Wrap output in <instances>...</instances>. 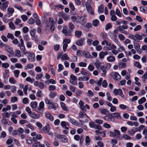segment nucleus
<instances>
[{
  "mask_svg": "<svg viewBox=\"0 0 147 147\" xmlns=\"http://www.w3.org/2000/svg\"><path fill=\"white\" fill-rule=\"evenodd\" d=\"M66 27H63L62 31L63 33L66 36H70L71 35L72 31L71 30H68Z\"/></svg>",
  "mask_w": 147,
  "mask_h": 147,
  "instance_id": "obj_1",
  "label": "nucleus"
},
{
  "mask_svg": "<svg viewBox=\"0 0 147 147\" xmlns=\"http://www.w3.org/2000/svg\"><path fill=\"white\" fill-rule=\"evenodd\" d=\"M77 78L76 76L72 74L70 76L69 80V82L70 83L74 85H77Z\"/></svg>",
  "mask_w": 147,
  "mask_h": 147,
  "instance_id": "obj_2",
  "label": "nucleus"
},
{
  "mask_svg": "<svg viewBox=\"0 0 147 147\" xmlns=\"http://www.w3.org/2000/svg\"><path fill=\"white\" fill-rule=\"evenodd\" d=\"M111 76L112 77H114V80H117L120 79L121 76L118 73L116 72H112L110 74Z\"/></svg>",
  "mask_w": 147,
  "mask_h": 147,
  "instance_id": "obj_3",
  "label": "nucleus"
},
{
  "mask_svg": "<svg viewBox=\"0 0 147 147\" xmlns=\"http://www.w3.org/2000/svg\"><path fill=\"white\" fill-rule=\"evenodd\" d=\"M58 138L60 139L63 142H67L68 139L65 135H58L57 136Z\"/></svg>",
  "mask_w": 147,
  "mask_h": 147,
  "instance_id": "obj_4",
  "label": "nucleus"
},
{
  "mask_svg": "<svg viewBox=\"0 0 147 147\" xmlns=\"http://www.w3.org/2000/svg\"><path fill=\"white\" fill-rule=\"evenodd\" d=\"M87 21V19L85 18H83L82 17L79 18L77 20V22L80 24L82 25H84L86 23Z\"/></svg>",
  "mask_w": 147,
  "mask_h": 147,
  "instance_id": "obj_5",
  "label": "nucleus"
},
{
  "mask_svg": "<svg viewBox=\"0 0 147 147\" xmlns=\"http://www.w3.org/2000/svg\"><path fill=\"white\" fill-rule=\"evenodd\" d=\"M3 77L4 78V81H6L7 80L8 78L9 77V71L8 70H5V72L3 73Z\"/></svg>",
  "mask_w": 147,
  "mask_h": 147,
  "instance_id": "obj_6",
  "label": "nucleus"
},
{
  "mask_svg": "<svg viewBox=\"0 0 147 147\" xmlns=\"http://www.w3.org/2000/svg\"><path fill=\"white\" fill-rule=\"evenodd\" d=\"M27 57L28 60L30 62H34L35 60V55L33 53H30Z\"/></svg>",
  "mask_w": 147,
  "mask_h": 147,
  "instance_id": "obj_7",
  "label": "nucleus"
},
{
  "mask_svg": "<svg viewBox=\"0 0 147 147\" xmlns=\"http://www.w3.org/2000/svg\"><path fill=\"white\" fill-rule=\"evenodd\" d=\"M103 119L106 121H114V119L113 118V117L112 115H107L104 116Z\"/></svg>",
  "mask_w": 147,
  "mask_h": 147,
  "instance_id": "obj_8",
  "label": "nucleus"
},
{
  "mask_svg": "<svg viewBox=\"0 0 147 147\" xmlns=\"http://www.w3.org/2000/svg\"><path fill=\"white\" fill-rule=\"evenodd\" d=\"M69 121L74 125L79 126L80 125V123L76 120L74 119H72L71 118L69 117L68 119Z\"/></svg>",
  "mask_w": 147,
  "mask_h": 147,
  "instance_id": "obj_9",
  "label": "nucleus"
},
{
  "mask_svg": "<svg viewBox=\"0 0 147 147\" xmlns=\"http://www.w3.org/2000/svg\"><path fill=\"white\" fill-rule=\"evenodd\" d=\"M128 26L126 25H123L122 26H119L117 28L118 30L121 33L123 32L125 29L128 28Z\"/></svg>",
  "mask_w": 147,
  "mask_h": 147,
  "instance_id": "obj_10",
  "label": "nucleus"
},
{
  "mask_svg": "<svg viewBox=\"0 0 147 147\" xmlns=\"http://www.w3.org/2000/svg\"><path fill=\"white\" fill-rule=\"evenodd\" d=\"M45 114V117L47 119H49L50 121H53L54 120L53 116L49 112H47Z\"/></svg>",
  "mask_w": 147,
  "mask_h": 147,
  "instance_id": "obj_11",
  "label": "nucleus"
},
{
  "mask_svg": "<svg viewBox=\"0 0 147 147\" xmlns=\"http://www.w3.org/2000/svg\"><path fill=\"white\" fill-rule=\"evenodd\" d=\"M8 2L7 1L4 2L3 3L1 7V9L3 11H5L8 7Z\"/></svg>",
  "mask_w": 147,
  "mask_h": 147,
  "instance_id": "obj_12",
  "label": "nucleus"
},
{
  "mask_svg": "<svg viewBox=\"0 0 147 147\" xmlns=\"http://www.w3.org/2000/svg\"><path fill=\"white\" fill-rule=\"evenodd\" d=\"M29 115L31 117L35 119H38L40 117V115L39 114H36L34 112L32 113Z\"/></svg>",
  "mask_w": 147,
  "mask_h": 147,
  "instance_id": "obj_13",
  "label": "nucleus"
},
{
  "mask_svg": "<svg viewBox=\"0 0 147 147\" xmlns=\"http://www.w3.org/2000/svg\"><path fill=\"white\" fill-rule=\"evenodd\" d=\"M45 22V24L47 27H49L50 25H51L53 23H54L53 19L52 18H49L48 22L47 21V22L46 21Z\"/></svg>",
  "mask_w": 147,
  "mask_h": 147,
  "instance_id": "obj_14",
  "label": "nucleus"
},
{
  "mask_svg": "<svg viewBox=\"0 0 147 147\" xmlns=\"http://www.w3.org/2000/svg\"><path fill=\"white\" fill-rule=\"evenodd\" d=\"M127 124L130 126H132L134 125L135 127H138L139 125V123L137 122L128 121L127 122Z\"/></svg>",
  "mask_w": 147,
  "mask_h": 147,
  "instance_id": "obj_15",
  "label": "nucleus"
},
{
  "mask_svg": "<svg viewBox=\"0 0 147 147\" xmlns=\"http://www.w3.org/2000/svg\"><path fill=\"white\" fill-rule=\"evenodd\" d=\"M44 102L42 101L41 102L39 103V106L38 108V110L39 111L38 112V113L42 114V113H41L40 112V110L44 108Z\"/></svg>",
  "mask_w": 147,
  "mask_h": 147,
  "instance_id": "obj_16",
  "label": "nucleus"
},
{
  "mask_svg": "<svg viewBox=\"0 0 147 147\" xmlns=\"http://www.w3.org/2000/svg\"><path fill=\"white\" fill-rule=\"evenodd\" d=\"M84 40V38H82L77 40L76 42V44L79 46H81L83 45Z\"/></svg>",
  "mask_w": 147,
  "mask_h": 147,
  "instance_id": "obj_17",
  "label": "nucleus"
},
{
  "mask_svg": "<svg viewBox=\"0 0 147 147\" xmlns=\"http://www.w3.org/2000/svg\"><path fill=\"white\" fill-rule=\"evenodd\" d=\"M92 24L94 26L96 27H98L99 24V21L97 19L93 20L92 21Z\"/></svg>",
  "mask_w": 147,
  "mask_h": 147,
  "instance_id": "obj_18",
  "label": "nucleus"
},
{
  "mask_svg": "<svg viewBox=\"0 0 147 147\" xmlns=\"http://www.w3.org/2000/svg\"><path fill=\"white\" fill-rule=\"evenodd\" d=\"M83 55L84 57L87 58H91L92 57L91 55L88 52L84 51L83 53Z\"/></svg>",
  "mask_w": 147,
  "mask_h": 147,
  "instance_id": "obj_19",
  "label": "nucleus"
},
{
  "mask_svg": "<svg viewBox=\"0 0 147 147\" xmlns=\"http://www.w3.org/2000/svg\"><path fill=\"white\" fill-rule=\"evenodd\" d=\"M99 111H100L102 115H107L109 113L107 110L103 108H99Z\"/></svg>",
  "mask_w": 147,
  "mask_h": 147,
  "instance_id": "obj_20",
  "label": "nucleus"
},
{
  "mask_svg": "<svg viewBox=\"0 0 147 147\" xmlns=\"http://www.w3.org/2000/svg\"><path fill=\"white\" fill-rule=\"evenodd\" d=\"M5 49L8 52L10 53V54H13V51L12 48L9 47L8 46H6L5 47Z\"/></svg>",
  "mask_w": 147,
  "mask_h": 147,
  "instance_id": "obj_21",
  "label": "nucleus"
},
{
  "mask_svg": "<svg viewBox=\"0 0 147 147\" xmlns=\"http://www.w3.org/2000/svg\"><path fill=\"white\" fill-rule=\"evenodd\" d=\"M75 36L77 38H80L82 34V32L80 30H76L75 32Z\"/></svg>",
  "mask_w": 147,
  "mask_h": 147,
  "instance_id": "obj_22",
  "label": "nucleus"
},
{
  "mask_svg": "<svg viewBox=\"0 0 147 147\" xmlns=\"http://www.w3.org/2000/svg\"><path fill=\"white\" fill-rule=\"evenodd\" d=\"M86 8L87 11L89 14L92 15H94V11H93L92 8L91 6Z\"/></svg>",
  "mask_w": 147,
  "mask_h": 147,
  "instance_id": "obj_23",
  "label": "nucleus"
},
{
  "mask_svg": "<svg viewBox=\"0 0 147 147\" xmlns=\"http://www.w3.org/2000/svg\"><path fill=\"white\" fill-rule=\"evenodd\" d=\"M138 131L137 128L133 127L132 129L129 131V133L130 135H132L134 134L135 132Z\"/></svg>",
  "mask_w": 147,
  "mask_h": 147,
  "instance_id": "obj_24",
  "label": "nucleus"
},
{
  "mask_svg": "<svg viewBox=\"0 0 147 147\" xmlns=\"http://www.w3.org/2000/svg\"><path fill=\"white\" fill-rule=\"evenodd\" d=\"M114 135L115 138H119L120 136V131L118 130H114Z\"/></svg>",
  "mask_w": 147,
  "mask_h": 147,
  "instance_id": "obj_25",
  "label": "nucleus"
},
{
  "mask_svg": "<svg viewBox=\"0 0 147 147\" xmlns=\"http://www.w3.org/2000/svg\"><path fill=\"white\" fill-rule=\"evenodd\" d=\"M50 130V128L49 125H47L46 126L43 127V131L45 133H48Z\"/></svg>",
  "mask_w": 147,
  "mask_h": 147,
  "instance_id": "obj_26",
  "label": "nucleus"
},
{
  "mask_svg": "<svg viewBox=\"0 0 147 147\" xmlns=\"http://www.w3.org/2000/svg\"><path fill=\"white\" fill-rule=\"evenodd\" d=\"M80 73L82 75L85 76H88L89 74L88 71L86 72L85 71V69L83 68H82L81 69Z\"/></svg>",
  "mask_w": 147,
  "mask_h": 147,
  "instance_id": "obj_27",
  "label": "nucleus"
},
{
  "mask_svg": "<svg viewBox=\"0 0 147 147\" xmlns=\"http://www.w3.org/2000/svg\"><path fill=\"white\" fill-rule=\"evenodd\" d=\"M101 64V62L98 60H96V62L94 63V65L96 67L97 69H98L99 68Z\"/></svg>",
  "mask_w": 147,
  "mask_h": 147,
  "instance_id": "obj_28",
  "label": "nucleus"
},
{
  "mask_svg": "<svg viewBox=\"0 0 147 147\" xmlns=\"http://www.w3.org/2000/svg\"><path fill=\"white\" fill-rule=\"evenodd\" d=\"M90 140L89 137L88 136H86L85 139L86 145V146L89 145L90 143Z\"/></svg>",
  "mask_w": 147,
  "mask_h": 147,
  "instance_id": "obj_29",
  "label": "nucleus"
},
{
  "mask_svg": "<svg viewBox=\"0 0 147 147\" xmlns=\"http://www.w3.org/2000/svg\"><path fill=\"white\" fill-rule=\"evenodd\" d=\"M146 100V99L145 97H143L141 99H139L138 100V103L139 104H141L143 102H145Z\"/></svg>",
  "mask_w": 147,
  "mask_h": 147,
  "instance_id": "obj_30",
  "label": "nucleus"
},
{
  "mask_svg": "<svg viewBox=\"0 0 147 147\" xmlns=\"http://www.w3.org/2000/svg\"><path fill=\"white\" fill-rule=\"evenodd\" d=\"M61 58L62 60H69L70 59L69 57L66 54H63Z\"/></svg>",
  "mask_w": 147,
  "mask_h": 147,
  "instance_id": "obj_31",
  "label": "nucleus"
},
{
  "mask_svg": "<svg viewBox=\"0 0 147 147\" xmlns=\"http://www.w3.org/2000/svg\"><path fill=\"white\" fill-rule=\"evenodd\" d=\"M108 61L109 62L113 61L115 60V58L114 56H111L107 57V58Z\"/></svg>",
  "mask_w": 147,
  "mask_h": 147,
  "instance_id": "obj_32",
  "label": "nucleus"
},
{
  "mask_svg": "<svg viewBox=\"0 0 147 147\" xmlns=\"http://www.w3.org/2000/svg\"><path fill=\"white\" fill-rule=\"evenodd\" d=\"M37 102L35 101L32 102L30 103L31 107L33 109H35L37 107Z\"/></svg>",
  "mask_w": 147,
  "mask_h": 147,
  "instance_id": "obj_33",
  "label": "nucleus"
},
{
  "mask_svg": "<svg viewBox=\"0 0 147 147\" xmlns=\"http://www.w3.org/2000/svg\"><path fill=\"white\" fill-rule=\"evenodd\" d=\"M9 25L11 29L14 30L16 28L15 26L12 22H9Z\"/></svg>",
  "mask_w": 147,
  "mask_h": 147,
  "instance_id": "obj_34",
  "label": "nucleus"
},
{
  "mask_svg": "<svg viewBox=\"0 0 147 147\" xmlns=\"http://www.w3.org/2000/svg\"><path fill=\"white\" fill-rule=\"evenodd\" d=\"M42 138L40 134H38L36 135V137H33L32 139L34 141H36V139L40 140Z\"/></svg>",
  "mask_w": 147,
  "mask_h": 147,
  "instance_id": "obj_35",
  "label": "nucleus"
},
{
  "mask_svg": "<svg viewBox=\"0 0 147 147\" xmlns=\"http://www.w3.org/2000/svg\"><path fill=\"white\" fill-rule=\"evenodd\" d=\"M34 65L32 64L29 63L25 67V69L26 70L28 69H32Z\"/></svg>",
  "mask_w": 147,
  "mask_h": 147,
  "instance_id": "obj_36",
  "label": "nucleus"
},
{
  "mask_svg": "<svg viewBox=\"0 0 147 147\" xmlns=\"http://www.w3.org/2000/svg\"><path fill=\"white\" fill-rule=\"evenodd\" d=\"M61 105L62 109L64 110H67V107H66L65 104L62 102H61Z\"/></svg>",
  "mask_w": 147,
  "mask_h": 147,
  "instance_id": "obj_37",
  "label": "nucleus"
},
{
  "mask_svg": "<svg viewBox=\"0 0 147 147\" xmlns=\"http://www.w3.org/2000/svg\"><path fill=\"white\" fill-rule=\"evenodd\" d=\"M36 30L33 29L30 31V34L32 37H34L35 35Z\"/></svg>",
  "mask_w": 147,
  "mask_h": 147,
  "instance_id": "obj_38",
  "label": "nucleus"
},
{
  "mask_svg": "<svg viewBox=\"0 0 147 147\" xmlns=\"http://www.w3.org/2000/svg\"><path fill=\"white\" fill-rule=\"evenodd\" d=\"M68 27L70 29V30L72 31V30L74 28L75 26L73 24L70 22L69 24Z\"/></svg>",
  "mask_w": 147,
  "mask_h": 147,
  "instance_id": "obj_39",
  "label": "nucleus"
},
{
  "mask_svg": "<svg viewBox=\"0 0 147 147\" xmlns=\"http://www.w3.org/2000/svg\"><path fill=\"white\" fill-rule=\"evenodd\" d=\"M104 7L103 5H100L98 7V12L99 13H102L103 12Z\"/></svg>",
  "mask_w": 147,
  "mask_h": 147,
  "instance_id": "obj_40",
  "label": "nucleus"
},
{
  "mask_svg": "<svg viewBox=\"0 0 147 147\" xmlns=\"http://www.w3.org/2000/svg\"><path fill=\"white\" fill-rule=\"evenodd\" d=\"M134 66L138 67L139 69H140L141 68L142 66L139 62L137 61H135L134 65Z\"/></svg>",
  "mask_w": 147,
  "mask_h": 147,
  "instance_id": "obj_41",
  "label": "nucleus"
},
{
  "mask_svg": "<svg viewBox=\"0 0 147 147\" xmlns=\"http://www.w3.org/2000/svg\"><path fill=\"white\" fill-rule=\"evenodd\" d=\"M16 54L15 56L17 57H20L21 56V54L20 53V51L18 50H16L15 51Z\"/></svg>",
  "mask_w": 147,
  "mask_h": 147,
  "instance_id": "obj_42",
  "label": "nucleus"
},
{
  "mask_svg": "<svg viewBox=\"0 0 147 147\" xmlns=\"http://www.w3.org/2000/svg\"><path fill=\"white\" fill-rule=\"evenodd\" d=\"M129 38L135 41L136 40V34L134 35L132 34H130L129 36Z\"/></svg>",
  "mask_w": 147,
  "mask_h": 147,
  "instance_id": "obj_43",
  "label": "nucleus"
},
{
  "mask_svg": "<svg viewBox=\"0 0 147 147\" xmlns=\"http://www.w3.org/2000/svg\"><path fill=\"white\" fill-rule=\"evenodd\" d=\"M86 115V113L84 112H80L79 113V117L82 118L84 117Z\"/></svg>",
  "mask_w": 147,
  "mask_h": 147,
  "instance_id": "obj_44",
  "label": "nucleus"
},
{
  "mask_svg": "<svg viewBox=\"0 0 147 147\" xmlns=\"http://www.w3.org/2000/svg\"><path fill=\"white\" fill-rule=\"evenodd\" d=\"M106 95L107 97V100L109 101H111L112 98L111 96L110 93L108 92H107L106 93Z\"/></svg>",
  "mask_w": 147,
  "mask_h": 147,
  "instance_id": "obj_45",
  "label": "nucleus"
},
{
  "mask_svg": "<svg viewBox=\"0 0 147 147\" xmlns=\"http://www.w3.org/2000/svg\"><path fill=\"white\" fill-rule=\"evenodd\" d=\"M100 36L103 40H105L107 36V34L105 32H101L100 34Z\"/></svg>",
  "mask_w": 147,
  "mask_h": 147,
  "instance_id": "obj_46",
  "label": "nucleus"
},
{
  "mask_svg": "<svg viewBox=\"0 0 147 147\" xmlns=\"http://www.w3.org/2000/svg\"><path fill=\"white\" fill-rule=\"evenodd\" d=\"M111 115H114V117L117 118L118 119H121V117L120 116V115L119 113H112Z\"/></svg>",
  "mask_w": 147,
  "mask_h": 147,
  "instance_id": "obj_47",
  "label": "nucleus"
},
{
  "mask_svg": "<svg viewBox=\"0 0 147 147\" xmlns=\"http://www.w3.org/2000/svg\"><path fill=\"white\" fill-rule=\"evenodd\" d=\"M62 17L63 19L66 21H67L69 18V16L67 14H64L63 15Z\"/></svg>",
  "mask_w": 147,
  "mask_h": 147,
  "instance_id": "obj_48",
  "label": "nucleus"
},
{
  "mask_svg": "<svg viewBox=\"0 0 147 147\" xmlns=\"http://www.w3.org/2000/svg\"><path fill=\"white\" fill-rule=\"evenodd\" d=\"M9 82L12 84H14L16 82V81L13 77H11L9 79Z\"/></svg>",
  "mask_w": 147,
  "mask_h": 147,
  "instance_id": "obj_49",
  "label": "nucleus"
},
{
  "mask_svg": "<svg viewBox=\"0 0 147 147\" xmlns=\"http://www.w3.org/2000/svg\"><path fill=\"white\" fill-rule=\"evenodd\" d=\"M9 64L7 63H3L2 65V67L5 68H7L9 67Z\"/></svg>",
  "mask_w": 147,
  "mask_h": 147,
  "instance_id": "obj_50",
  "label": "nucleus"
},
{
  "mask_svg": "<svg viewBox=\"0 0 147 147\" xmlns=\"http://www.w3.org/2000/svg\"><path fill=\"white\" fill-rule=\"evenodd\" d=\"M141 26L140 25H138L134 28V31L136 32L138 31L141 29Z\"/></svg>",
  "mask_w": 147,
  "mask_h": 147,
  "instance_id": "obj_51",
  "label": "nucleus"
},
{
  "mask_svg": "<svg viewBox=\"0 0 147 147\" xmlns=\"http://www.w3.org/2000/svg\"><path fill=\"white\" fill-rule=\"evenodd\" d=\"M94 67L92 65H89L88 67V69L90 71H93L94 69Z\"/></svg>",
  "mask_w": 147,
  "mask_h": 147,
  "instance_id": "obj_52",
  "label": "nucleus"
},
{
  "mask_svg": "<svg viewBox=\"0 0 147 147\" xmlns=\"http://www.w3.org/2000/svg\"><path fill=\"white\" fill-rule=\"evenodd\" d=\"M35 22L34 20L32 18H30L28 20V23L30 24H33Z\"/></svg>",
  "mask_w": 147,
  "mask_h": 147,
  "instance_id": "obj_53",
  "label": "nucleus"
},
{
  "mask_svg": "<svg viewBox=\"0 0 147 147\" xmlns=\"http://www.w3.org/2000/svg\"><path fill=\"white\" fill-rule=\"evenodd\" d=\"M59 69L57 70L58 72H60L61 70H63V66L61 64H59L58 65Z\"/></svg>",
  "mask_w": 147,
  "mask_h": 147,
  "instance_id": "obj_54",
  "label": "nucleus"
},
{
  "mask_svg": "<svg viewBox=\"0 0 147 147\" xmlns=\"http://www.w3.org/2000/svg\"><path fill=\"white\" fill-rule=\"evenodd\" d=\"M123 137L124 139L126 140H129L131 139V137L130 136H128L126 134H124Z\"/></svg>",
  "mask_w": 147,
  "mask_h": 147,
  "instance_id": "obj_55",
  "label": "nucleus"
},
{
  "mask_svg": "<svg viewBox=\"0 0 147 147\" xmlns=\"http://www.w3.org/2000/svg\"><path fill=\"white\" fill-rule=\"evenodd\" d=\"M56 94L54 92H50L49 96L51 98H53L55 96Z\"/></svg>",
  "mask_w": 147,
  "mask_h": 147,
  "instance_id": "obj_56",
  "label": "nucleus"
},
{
  "mask_svg": "<svg viewBox=\"0 0 147 147\" xmlns=\"http://www.w3.org/2000/svg\"><path fill=\"white\" fill-rule=\"evenodd\" d=\"M15 76L16 77H18L19 74H20V71L18 70H15L14 71Z\"/></svg>",
  "mask_w": 147,
  "mask_h": 147,
  "instance_id": "obj_57",
  "label": "nucleus"
},
{
  "mask_svg": "<svg viewBox=\"0 0 147 147\" xmlns=\"http://www.w3.org/2000/svg\"><path fill=\"white\" fill-rule=\"evenodd\" d=\"M136 40H141L142 39V36L138 34H136Z\"/></svg>",
  "mask_w": 147,
  "mask_h": 147,
  "instance_id": "obj_58",
  "label": "nucleus"
},
{
  "mask_svg": "<svg viewBox=\"0 0 147 147\" xmlns=\"http://www.w3.org/2000/svg\"><path fill=\"white\" fill-rule=\"evenodd\" d=\"M115 13L119 17H121V14L119 10L118 9H116Z\"/></svg>",
  "mask_w": 147,
  "mask_h": 147,
  "instance_id": "obj_59",
  "label": "nucleus"
},
{
  "mask_svg": "<svg viewBox=\"0 0 147 147\" xmlns=\"http://www.w3.org/2000/svg\"><path fill=\"white\" fill-rule=\"evenodd\" d=\"M11 92L13 93H15L16 91V87L15 86H12L11 87Z\"/></svg>",
  "mask_w": 147,
  "mask_h": 147,
  "instance_id": "obj_60",
  "label": "nucleus"
},
{
  "mask_svg": "<svg viewBox=\"0 0 147 147\" xmlns=\"http://www.w3.org/2000/svg\"><path fill=\"white\" fill-rule=\"evenodd\" d=\"M0 59L3 61L6 60L7 59V57L3 55H0Z\"/></svg>",
  "mask_w": 147,
  "mask_h": 147,
  "instance_id": "obj_61",
  "label": "nucleus"
},
{
  "mask_svg": "<svg viewBox=\"0 0 147 147\" xmlns=\"http://www.w3.org/2000/svg\"><path fill=\"white\" fill-rule=\"evenodd\" d=\"M18 100L17 97L14 96L11 98V101L12 103H14Z\"/></svg>",
  "mask_w": 147,
  "mask_h": 147,
  "instance_id": "obj_62",
  "label": "nucleus"
},
{
  "mask_svg": "<svg viewBox=\"0 0 147 147\" xmlns=\"http://www.w3.org/2000/svg\"><path fill=\"white\" fill-rule=\"evenodd\" d=\"M45 103L47 104H52V101L51 100H49L48 99H45Z\"/></svg>",
  "mask_w": 147,
  "mask_h": 147,
  "instance_id": "obj_63",
  "label": "nucleus"
},
{
  "mask_svg": "<svg viewBox=\"0 0 147 147\" xmlns=\"http://www.w3.org/2000/svg\"><path fill=\"white\" fill-rule=\"evenodd\" d=\"M40 146V143L39 142H35L32 145L33 147H38Z\"/></svg>",
  "mask_w": 147,
  "mask_h": 147,
  "instance_id": "obj_64",
  "label": "nucleus"
}]
</instances>
